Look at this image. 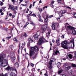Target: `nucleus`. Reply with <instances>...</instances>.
<instances>
[{"instance_id":"1","label":"nucleus","mask_w":76,"mask_h":76,"mask_svg":"<svg viewBox=\"0 0 76 76\" xmlns=\"http://www.w3.org/2000/svg\"><path fill=\"white\" fill-rule=\"evenodd\" d=\"M5 57H6V54L4 53L0 54V62L1 63L3 62V63H1L2 67H5V66L8 65L7 61L6 60H4Z\"/></svg>"},{"instance_id":"2","label":"nucleus","mask_w":76,"mask_h":76,"mask_svg":"<svg viewBox=\"0 0 76 76\" xmlns=\"http://www.w3.org/2000/svg\"><path fill=\"white\" fill-rule=\"evenodd\" d=\"M31 50H32V51H34L35 52H36V54H37V52L39 50V48L37 46H34L31 47Z\"/></svg>"},{"instance_id":"3","label":"nucleus","mask_w":76,"mask_h":76,"mask_svg":"<svg viewBox=\"0 0 76 76\" xmlns=\"http://www.w3.org/2000/svg\"><path fill=\"white\" fill-rule=\"evenodd\" d=\"M67 44V41H66L62 42L61 43V47L64 48H66Z\"/></svg>"},{"instance_id":"4","label":"nucleus","mask_w":76,"mask_h":76,"mask_svg":"<svg viewBox=\"0 0 76 76\" xmlns=\"http://www.w3.org/2000/svg\"><path fill=\"white\" fill-rule=\"evenodd\" d=\"M48 27V24L47 23L45 24L44 26H42L41 28L43 31L42 33L45 32V30Z\"/></svg>"},{"instance_id":"5","label":"nucleus","mask_w":76,"mask_h":76,"mask_svg":"<svg viewBox=\"0 0 76 76\" xmlns=\"http://www.w3.org/2000/svg\"><path fill=\"white\" fill-rule=\"evenodd\" d=\"M35 53H36V52H35L32 50H30L29 56L30 58H32V56H33L35 54Z\"/></svg>"},{"instance_id":"6","label":"nucleus","mask_w":76,"mask_h":76,"mask_svg":"<svg viewBox=\"0 0 76 76\" xmlns=\"http://www.w3.org/2000/svg\"><path fill=\"white\" fill-rule=\"evenodd\" d=\"M45 41V39L43 38H41L39 39V41L38 43L39 45L40 44H42V43L43 42H44Z\"/></svg>"},{"instance_id":"7","label":"nucleus","mask_w":76,"mask_h":76,"mask_svg":"<svg viewBox=\"0 0 76 76\" xmlns=\"http://www.w3.org/2000/svg\"><path fill=\"white\" fill-rule=\"evenodd\" d=\"M6 70H15L16 73H17V71L16 70V68L14 67H10V66H8L6 68Z\"/></svg>"},{"instance_id":"8","label":"nucleus","mask_w":76,"mask_h":76,"mask_svg":"<svg viewBox=\"0 0 76 76\" xmlns=\"http://www.w3.org/2000/svg\"><path fill=\"white\" fill-rule=\"evenodd\" d=\"M8 6H9V7L8 8V10H9V9H10L11 10H12V11L15 10V7H14V6H13V5L12 4H9L8 5Z\"/></svg>"},{"instance_id":"9","label":"nucleus","mask_w":76,"mask_h":76,"mask_svg":"<svg viewBox=\"0 0 76 76\" xmlns=\"http://www.w3.org/2000/svg\"><path fill=\"white\" fill-rule=\"evenodd\" d=\"M67 58L68 60H70V59H72L73 58V55L71 54H69L67 56Z\"/></svg>"},{"instance_id":"10","label":"nucleus","mask_w":76,"mask_h":76,"mask_svg":"<svg viewBox=\"0 0 76 76\" xmlns=\"http://www.w3.org/2000/svg\"><path fill=\"white\" fill-rule=\"evenodd\" d=\"M65 13H66V11H61L59 14V16L60 17L62 16L63 15V14H64Z\"/></svg>"},{"instance_id":"11","label":"nucleus","mask_w":76,"mask_h":76,"mask_svg":"<svg viewBox=\"0 0 76 76\" xmlns=\"http://www.w3.org/2000/svg\"><path fill=\"white\" fill-rule=\"evenodd\" d=\"M60 39H58L56 40V43L57 44V45L59 46L60 45Z\"/></svg>"},{"instance_id":"12","label":"nucleus","mask_w":76,"mask_h":76,"mask_svg":"<svg viewBox=\"0 0 76 76\" xmlns=\"http://www.w3.org/2000/svg\"><path fill=\"white\" fill-rule=\"evenodd\" d=\"M63 71V70L61 68H60L59 69V71L58 72V74L59 75H60V74L62 73Z\"/></svg>"},{"instance_id":"13","label":"nucleus","mask_w":76,"mask_h":76,"mask_svg":"<svg viewBox=\"0 0 76 76\" xmlns=\"http://www.w3.org/2000/svg\"><path fill=\"white\" fill-rule=\"evenodd\" d=\"M38 17H39V22H43V20L41 19V16L39 14L38 15Z\"/></svg>"},{"instance_id":"14","label":"nucleus","mask_w":76,"mask_h":76,"mask_svg":"<svg viewBox=\"0 0 76 76\" xmlns=\"http://www.w3.org/2000/svg\"><path fill=\"white\" fill-rule=\"evenodd\" d=\"M57 54H60V52H59V51H58L56 50V51L55 52H54L53 55H54V56L57 55Z\"/></svg>"},{"instance_id":"15","label":"nucleus","mask_w":76,"mask_h":76,"mask_svg":"<svg viewBox=\"0 0 76 76\" xmlns=\"http://www.w3.org/2000/svg\"><path fill=\"white\" fill-rule=\"evenodd\" d=\"M49 31H48V33H46V35L47 37H49V36H50V32H51V30L49 29Z\"/></svg>"},{"instance_id":"16","label":"nucleus","mask_w":76,"mask_h":76,"mask_svg":"<svg viewBox=\"0 0 76 76\" xmlns=\"http://www.w3.org/2000/svg\"><path fill=\"white\" fill-rule=\"evenodd\" d=\"M16 60V58L15 57H12L11 58V60L13 62V63H14L15 62V61Z\"/></svg>"},{"instance_id":"17","label":"nucleus","mask_w":76,"mask_h":76,"mask_svg":"<svg viewBox=\"0 0 76 76\" xmlns=\"http://www.w3.org/2000/svg\"><path fill=\"white\" fill-rule=\"evenodd\" d=\"M67 28L68 29H69L70 30H72L74 29V28L70 26H67Z\"/></svg>"},{"instance_id":"18","label":"nucleus","mask_w":76,"mask_h":76,"mask_svg":"<svg viewBox=\"0 0 76 76\" xmlns=\"http://www.w3.org/2000/svg\"><path fill=\"white\" fill-rule=\"evenodd\" d=\"M75 28H74V29H72V32L74 35H76V31L75 30Z\"/></svg>"},{"instance_id":"19","label":"nucleus","mask_w":76,"mask_h":76,"mask_svg":"<svg viewBox=\"0 0 76 76\" xmlns=\"http://www.w3.org/2000/svg\"><path fill=\"white\" fill-rule=\"evenodd\" d=\"M34 36L35 39H38V34H36L34 35Z\"/></svg>"},{"instance_id":"20","label":"nucleus","mask_w":76,"mask_h":76,"mask_svg":"<svg viewBox=\"0 0 76 76\" xmlns=\"http://www.w3.org/2000/svg\"><path fill=\"white\" fill-rule=\"evenodd\" d=\"M28 40L29 41H31V42H34V40H32V38L31 37H30L28 38Z\"/></svg>"},{"instance_id":"21","label":"nucleus","mask_w":76,"mask_h":76,"mask_svg":"<svg viewBox=\"0 0 76 76\" xmlns=\"http://www.w3.org/2000/svg\"><path fill=\"white\" fill-rule=\"evenodd\" d=\"M56 65L58 68H59L60 67V66H61V63L60 62H58L57 64Z\"/></svg>"},{"instance_id":"22","label":"nucleus","mask_w":76,"mask_h":76,"mask_svg":"<svg viewBox=\"0 0 76 76\" xmlns=\"http://www.w3.org/2000/svg\"><path fill=\"white\" fill-rule=\"evenodd\" d=\"M19 63H18V62H16L15 64V66L16 67H19Z\"/></svg>"},{"instance_id":"23","label":"nucleus","mask_w":76,"mask_h":76,"mask_svg":"<svg viewBox=\"0 0 76 76\" xmlns=\"http://www.w3.org/2000/svg\"><path fill=\"white\" fill-rule=\"evenodd\" d=\"M69 75H73V71H70L68 72Z\"/></svg>"},{"instance_id":"24","label":"nucleus","mask_w":76,"mask_h":76,"mask_svg":"<svg viewBox=\"0 0 76 76\" xmlns=\"http://www.w3.org/2000/svg\"><path fill=\"white\" fill-rule=\"evenodd\" d=\"M19 47L20 48L18 50V53H19V50H21V51H22V50H23V47H22V46H20V45Z\"/></svg>"},{"instance_id":"25","label":"nucleus","mask_w":76,"mask_h":76,"mask_svg":"<svg viewBox=\"0 0 76 76\" xmlns=\"http://www.w3.org/2000/svg\"><path fill=\"white\" fill-rule=\"evenodd\" d=\"M71 68V66H69L67 67H66L65 68V69L66 70H69Z\"/></svg>"},{"instance_id":"26","label":"nucleus","mask_w":76,"mask_h":76,"mask_svg":"<svg viewBox=\"0 0 76 76\" xmlns=\"http://www.w3.org/2000/svg\"><path fill=\"white\" fill-rule=\"evenodd\" d=\"M74 47H75V44L74 43H72L71 45V47L72 48H74Z\"/></svg>"},{"instance_id":"27","label":"nucleus","mask_w":76,"mask_h":76,"mask_svg":"<svg viewBox=\"0 0 76 76\" xmlns=\"http://www.w3.org/2000/svg\"><path fill=\"white\" fill-rule=\"evenodd\" d=\"M50 61L52 62H54V61H55V59L54 58H51L50 59Z\"/></svg>"},{"instance_id":"28","label":"nucleus","mask_w":76,"mask_h":76,"mask_svg":"<svg viewBox=\"0 0 76 76\" xmlns=\"http://www.w3.org/2000/svg\"><path fill=\"white\" fill-rule=\"evenodd\" d=\"M13 11H14L13 12V13L15 15H16V13H17V12H16V10H15V9L14 10H13Z\"/></svg>"},{"instance_id":"29","label":"nucleus","mask_w":76,"mask_h":76,"mask_svg":"<svg viewBox=\"0 0 76 76\" xmlns=\"http://www.w3.org/2000/svg\"><path fill=\"white\" fill-rule=\"evenodd\" d=\"M11 74L12 75V76H15V73L13 72H12Z\"/></svg>"},{"instance_id":"30","label":"nucleus","mask_w":76,"mask_h":76,"mask_svg":"<svg viewBox=\"0 0 76 76\" xmlns=\"http://www.w3.org/2000/svg\"><path fill=\"white\" fill-rule=\"evenodd\" d=\"M52 27L53 29L54 30L56 29V26H54L52 25Z\"/></svg>"},{"instance_id":"31","label":"nucleus","mask_w":76,"mask_h":76,"mask_svg":"<svg viewBox=\"0 0 76 76\" xmlns=\"http://www.w3.org/2000/svg\"><path fill=\"white\" fill-rule=\"evenodd\" d=\"M70 42V43H72V44H73L74 43V40L73 39L71 40Z\"/></svg>"},{"instance_id":"32","label":"nucleus","mask_w":76,"mask_h":76,"mask_svg":"<svg viewBox=\"0 0 76 76\" xmlns=\"http://www.w3.org/2000/svg\"><path fill=\"white\" fill-rule=\"evenodd\" d=\"M3 3L1 2V1H0V5L1 6H3Z\"/></svg>"},{"instance_id":"33","label":"nucleus","mask_w":76,"mask_h":76,"mask_svg":"<svg viewBox=\"0 0 76 76\" xmlns=\"http://www.w3.org/2000/svg\"><path fill=\"white\" fill-rule=\"evenodd\" d=\"M57 24V23H55L53 24H52V26H56V25Z\"/></svg>"},{"instance_id":"34","label":"nucleus","mask_w":76,"mask_h":76,"mask_svg":"<svg viewBox=\"0 0 76 76\" xmlns=\"http://www.w3.org/2000/svg\"><path fill=\"white\" fill-rule=\"evenodd\" d=\"M72 67H76V65L75 64H72Z\"/></svg>"},{"instance_id":"35","label":"nucleus","mask_w":76,"mask_h":76,"mask_svg":"<svg viewBox=\"0 0 76 76\" xmlns=\"http://www.w3.org/2000/svg\"><path fill=\"white\" fill-rule=\"evenodd\" d=\"M13 40L14 41H15L17 42V39H16V38H13Z\"/></svg>"},{"instance_id":"36","label":"nucleus","mask_w":76,"mask_h":76,"mask_svg":"<svg viewBox=\"0 0 76 76\" xmlns=\"http://www.w3.org/2000/svg\"><path fill=\"white\" fill-rule=\"evenodd\" d=\"M74 16V18H76V13H74L73 15Z\"/></svg>"},{"instance_id":"37","label":"nucleus","mask_w":76,"mask_h":76,"mask_svg":"<svg viewBox=\"0 0 76 76\" xmlns=\"http://www.w3.org/2000/svg\"><path fill=\"white\" fill-rule=\"evenodd\" d=\"M51 69H52V66H51V65H50L49 67V70H50Z\"/></svg>"},{"instance_id":"38","label":"nucleus","mask_w":76,"mask_h":76,"mask_svg":"<svg viewBox=\"0 0 76 76\" xmlns=\"http://www.w3.org/2000/svg\"><path fill=\"white\" fill-rule=\"evenodd\" d=\"M31 24L33 25V26H34V25H35V24H34V22H31Z\"/></svg>"},{"instance_id":"39","label":"nucleus","mask_w":76,"mask_h":76,"mask_svg":"<svg viewBox=\"0 0 76 76\" xmlns=\"http://www.w3.org/2000/svg\"><path fill=\"white\" fill-rule=\"evenodd\" d=\"M44 75L46 76H48V73H47V71L46 72V73Z\"/></svg>"},{"instance_id":"40","label":"nucleus","mask_w":76,"mask_h":76,"mask_svg":"<svg viewBox=\"0 0 76 76\" xmlns=\"http://www.w3.org/2000/svg\"><path fill=\"white\" fill-rule=\"evenodd\" d=\"M58 2L59 3H61V0H58Z\"/></svg>"},{"instance_id":"41","label":"nucleus","mask_w":76,"mask_h":76,"mask_svg":"<svg viewBox=\"0 0 76 76\" xmlns=\"http://www.w3.org/2000/svg\"><path fill=\"white\" fill-rule=\"evenodd\" d=\"M52 61H50L49 62V64H50V65L51 64H52Z\"/></svg>"},{"instance_id":"42","label":"nucleus","mask_w":76,"mask_h":76,"mask_svg":"<svg viewBox=\"0 0 76 76\" xmlns=\"http://www.w3.org/2000/svg\"><path fill=\"white\" fill-rule=\"evenodd\" d=\"M47 19L46 18V19H45V22L46 23H47Z\"/></svg>"},{"instance_id":"43","label":"nucleus","mask_w":76,"mask_h":76,"mask_svg":"<svg viewBox=\"0 0 76 76\" xmlns=\"http://www.w3.org/2000/svg\"><path fill=\"white\" fill-rule=\"evenodd\" d=\"M52 17H53V15H50L49 16L48 18H52Z\"/></svg>"},{"instance_id":"44","label":"nucleus","mask_w":76,"mask_h":76,"mask_svg":"<svg viewBox=\"0 0 76 76\" xmlns=\"http://www.w3.org/2000/svg\"><path fill=\"white\" fill-rule=\"evenodd\" d=\"M11 55H12V56H15V53H14V52H12Z\"/></svg>"},{"instance_id":"45","label":"nucleus","mask_w":76,"mask_h":76,"mask_svg":"<svg viewBox=\"0 0 76 76\" xmlns=\"http://www.w3.org/2000/svg\"><path fill=\"white\" fill-rule=\"evenodd\" d=\"M5 8H6V7H1V9H3V10H4V9H5Z\"/></svg>"},{"instance_id":"46","label":"nucleus","mask_w":76,"mask_h":76,"mask_svg":"<svg viewBox=\"0 0 76 76\" xmlns=\"http://www.w3.org/2000/svg\"><path fill=\"white\" fill-rule=\"evenodd\" d=\"M24 36L25 37H27V34H26V33H24Z\"/></svg>"},{"instance_id":"47","label":"nucleus","mask_w":76,"mask_h":76,"mask_svg":"<svg viewBox=\"0 0 76 76\" xmlns=\"http://www.w3.org/2000/svg\"><path fill=\"white\" fill-rule=\"evenodd\" d=\"M54 3V1H52L51 4H53Z\"/></svg>"},{"instance_id":"48","label":"nucleus","mask_w":76,"mask_h":76,"mask_svg":"<svg viewBox=\"0 0 76 76\" xmlns=\"http://www.w3.org/2000/svg\"><path fill=\"white\" fill-rule=\"evenodd\" d=\"M31 66L32 67H34V64H33V63H31Z\"/></svg>"},{"instance_id":"49","label":"nucleus","mask_w":76,"mask_h":76,"mask_svg":"<svg viewBox=\"0 0 76 76\" xmlns=\"http://www.w3.org/2000/svg\"><path fill=\"white\" fill-rule=\"evenodd\" d=\"M67 7L68 9H72L71 7Z\"/></svg>"},{"instance_id":"50","label":"nucleus","mask_w":76,"mask_h":76,"mask_svg":"<svg viewBox=\"0 0 76 76\" xmlns=\"http://www.w3.org/2000/svg\"><path fill=\"white\" fill-rule=\"evenodd\" d=\"M61 38H64V35H63L61 36Z\"/></svg>"},{"instance_id":"51","label":"nucleus","mask_w":76,"mask_h":76,"mask_svg":"<svg viewBox=\"0 0 76 76\" xmlns=\"http://www.w3.org/2000/svg\"><path fill=\"white\" fill-rule=\"evenodd\" d=\"M32 4H31L29 6L30 9H31V7H32Z\"/></svg>"},{"instance_id":"52","label":"nucleus","mask_w":76,"mask_h":76,"mask_svg":"<svg viewBox=\"0 0 76 76\" xmlns=\"http://www.w3.org/2000/svg\"><path fill=\"white\" fill-rule=\"evenodd\" d=\"M0 76H4L3 74V73L0 74Z\"/></svg>"},{"instance_id":"53","label":"nucleus","mask_w":76,"mask_h":76,"mask_svg":"<svg viewBox=\"0 0 76 76\" xmlns=\"http://www.w3.org/2000/svg\"><path fill=\"white\" fill-rule=\"evenodd\" d=\"M9 15L10 16H12V13H10L9 14Z\"/></svg>"},{"instance_id":"54","label":"nucleus","mask_w":76,"mask_h":76,"mask_svg":"<svg viewBox=\"0 0 76 76\" xmlns=\"http://www.w3.org/2000/svg\"><path fill=\"white\" fill-rule=\"evenodd\" d=\"M32 15H33V16H34L35 17H36V18H37V17L36 16V15L35 14H33Z\"/></svg>"},{"instance_id":"55","label":"nucleus","mask_w":76,"mask_h":76,"mask_svg":"<svg viewBox=\"0 0 76 76\" xmlns=\"http://www.w3.org/2000/svg\"><path fill=\"white\" fill-rule=\"evenodd\" d=\"M51 6L53 8V7H54V5H53V4H52L51 5Z\"/></svg>"},{"instance_id":"56","label":"nucleus","mask_w":76,"mask_h":76,"mask_svg":"<svg viewBox=\"0 0 76 76\" xmlns=\"http://www.w3.org/2000/svg\"><path fill=\"white\" fill-rule=\"evenodd\" d=\"M29 12L30 13V14H29L30 15H31V14H32V12H31V11H29Z\"/></svg>"},{"instance_id":"57","label":"nucleus","mask_w":76,"mask_h":76,"mask_svg":"<svg viewBox=\"0 0 76 76\" xmlns=\"http://www.w3.org/2000/svg\"><path fill=\"white\" fill-rule=\"evenodd\" d=\"M15 9H16V10H18V6H15Z\"/></svg>"},{"instance_id":"58","label":"nucleus","mask_w":76,"mask_h":76,"mask_svg":"<svg viewBox=\"0 0 76 76\" xmlns=\"http://www.w3.org/2000/svg\"><path fill=\"white\" fill-rule=\"evenodd\" d=\"M10 47H11V49H12V50H13V46H12Z\"/></svg>"},{"instance_id":"59","label":"nucleus","mask_w":76,"mask_h":76,"mask_svg":"<svg viewBox=\"0 0 76 76\" xmlns=\"http://www.w3.org/2000/svg\"><path fill=\"white\" fill-rule=\"evenodd\" d=\"M2 11L3 10H2V9L0 10V13H1V12H2Z\"/></svg>"},{"instance_id":"60","label":"nucleus","mask_w":76,"mask_h":76,"mask_svg":"<svg viewBox=\"0 0 76 76\" xmlns=\"http://www.w3.org/2000/svg\"><path fill=\"white\" fill-rule=\"evenodd\" d=\"M52 42H53V43H54V42H55V41L53 39Z\"/></svg>"},{"instance_id":"61","label":"nucleus","mask_w":76,"mask_h":76,"mask_svg":"<svg viewBox=\"0 0 76 76\" xmlns=\"http://www.w3.org/2000/svg\"><path fill=\"white\" fill-rule=\"evenodd\" d=\"M39 11L40 12H41V11H42V9H40L39 10Z\"/></svg>"},{"instance_id":"62","label":"nucleus","mask_w":76,"mask_h":76,"mask_svg":"<svg viewBox=\"0 0 76 76\" xmlns=\"http://www.w3.org/2000/svg\"><path fill=\"white\" fill-rule=\"evenodd\" d=\"M30 15L31 14H28V15H27V17H29V16H30Z\"/></svg>"},{"instance_id":"63","label":"nucleus","mask_w":76,"mask_h":76,"mask_svg":"<svg viewBox=\"0 0 76 76\" xmlns=\"http://www.w3.org/2000/svg\"><path fill=\"white\" fill-rule=\"evenodd\" d=\"M67 66V63H66L64 64V66Z\"/></svg>"},{"instance_id":"64","label":"nucleus","mask_w":76,"mask_h":76,"mask_svg":"<svg viewBox=\"0 0 76 76\" xmlns=\"http://www.w3.org/2000/svg\"><path fill=\"white\" fill-rule=\"evenodd\" d=\"M4 15V13L3 12H1V15Z\"/></svg>"}]
</instances>
